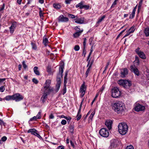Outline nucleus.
I'll use <instances>...</instances> for the list:
<instances>
[{
	"label": "nucleus",
	"mask_w": 149,
	"mask_h": 149,
	"mask_svg": "<svg viewBox=\"0 0 149 149\" xmlns=\"http://www.w3.org/2000/svg\"><path fill=\"white\" fill-rule=\"evenodd\" d=\"M112 109L118 113L122 114L125 110L124 104L121 102H117L112 105Z\"/></svg>",
	"instance_id": "1"
},
{
	"label": "nucleus",
	"mask_w": 149,
	"mask_h": 149,
	"mask_svg": "<svg viewBox=\"0 0 149 149\" xmlns=\"http://www.w3.org/2000/svg\"><path fill=\"white\" fill-rule=\"evenodd\" d=\"M64 67L61 65L59 67V72L57 77V83L56 86L55 91L57 92L59 91L61 84V79L62 78V74L63 71Z\"/></svg>",
	"instance_id": "2"
},
{
	"label": "nucleus",
	"mask_w": 149,
	"mask_h": 149,
	"mask_svg": "<svg viewBox=\"0 0 149 149\" xmlns=\"http://www.w3.org/2000/svg\"><path fill=\"white\" fill-rule=\"evenodd\" d=\"M119 132L121 135H125L127 132L128 129L127 125L125 123L119 124L118 126Z\"/></svg>",
	"instance_id": "3"
},
{
	"label": "nucleus",
	"mask_w": 149,
	"mask_h": 149,
	"mask_svg": "<svg viewBox=\"0 0 149 149\" xmlns=\"http://www.w3.org/2000/svg\"><path fill=\"white\" fill-rule=\"evenodd\" d=\"M51 83V80L47 79L46 81L45 85L44 86V88L45 89L44 92L48 95L50 93L53 91V89L51 87H50Z\"/></svg>",
	"instance_id": "4"
},
{
	"label": "nucleus",
	"mask_w": 149,
	"mask_h": 149,
	"mask_svg": "<svg viewBox=\"0 0 149 149\" xmlns=\"http://www.w3.org/2000/svg\"><path fill=\"white\" fill-rule=\"evenodd\" d=\"M118 84L125 88H128L132 85L131 81L128 80L121 79L118 81Z\"/></svg>",
	"instance_id": "5"
},
{
	"label": "nucleus",
	"mask_w": 149,
	"mask_h": 149,
	"mask_svg": "<svg viewBox=\"0 0 149 149\" xmlns=\"http://www.w3.org/2000/svg\"><path fill=\"white\" fill-rule=\"evenodd\" d=\"M112 96L113 98H117L121 95L120 92L118 88L114 87L112 90Z\"/></svg>",
	"instance_id": "6"
},
{
	"label": "nucleus",
	"mask_w": 149,
	"mask_h": 149,
	"mask_svg": "<svg viewBox=\"0 0 149 149\" xmlns=\"http://www.w3.org/2000/svg\"><path fill=\"white\" fill-rule=\"evenodd\" d=\"M100 135L104 137H107L109 135V132L105 128H102L99 131Z\"/></svg>",
	"instance_id": "7"
},
{
	"label": "nucleus",
	"mask_w": 149,
	"mask_h": 149,
	"mask_svg": "<svg viewBox=\"0 0 149 149\" xmlns=\"http://www.w3.org/2000/svg\"><path fill=\"white\" fill-rule=\"evenodd\" d=\"M145 107L139 103H136L135 105L134 109L137 111H144Z\"/></svg>",
	"instance_id": "8"
},
{
	"label": "nucleus",
	"mask_w": 149,
	"mask_h": 149,
	"mask_svg": "<svg viewBox=\"0 0 149 149\" xmlns=\"http://www.w3.org/2000/svg\"><path fill=\"white\" fill-rule=\"evenodd\" d=\"M13 100H15L16 102H18L22 100L24 97L19 93H16L13 95Z\"/></svg>",
	"instance_id": "9"
},
{
	"label": "nucleus",
	"mask_w": 149,
	"mask_h": 149,
	"mask_svg": "<svg viewBox=\"0 0 149 149\" xmlns=\"http://www.w3.org/2000/svg\"><path fill=\"white\" fill-rule=\"evenodd\" d=\"M86 87L85 85V83H84L81 86L79 91L81 93V97H83L85 93V91L86 90Z\"/></svg>",
	"instance_id": "10"
},
{
	"label": "nucleus",
	"mask_w": 149,
	"mask_h": 149,
	"mask_svg": "<svg viewBox=\"0 0 149 149\" xmlns=\"http://www.w3.org/2000/svg\"><path fill=\"white\" fill-rule=\"evenodd\" d=\"M120 71V76L123 78L125 77L126 75L128 74V71L126 68H124L121 69Z\"/></svg>",
	"instance_id": "11"
},
{
	"label": "nucleus",
	"mask_w": 149,
	"mask_h": 149,
	"mask_svg": "<svg viewBox=\"0 0 149 149\" xmlns=\"http://www.w3.org/2000/svg\"><path fill=\"white\" fill-rule=\"evenodd\" d=\"M85 18L84 17L78 18L77 16H76V19H74L75 22L79 24H83L84 23Z\"/></svg>",
	"instance_id": "12"
},
{
	"label": "nucleus",
	"mask_w": 149,
	"mask_h": 149,
	"mask_svg": "<svg viewBox=\"0 0 149 149\" xmlns=\"http://www.w3.org/2000/svg\"><path fill=\"white\" fill-rule=\"evenodd\" d=\"M130 70L132 72H134V73L137 76L139 75V72L138 69L134 67L133 65H132L130 67Z\"/></svg>",
	"instance_id": "13"
},
{
	"label": "nucleus",
	"mask_w": 149,
	"mask_h": 149,
	"mask_svg": "<svg viewBox=\"0 0 149 149\" xmlns=\"http://www.w3.org/2000/svg\"><path fill=\"white\" fill-rule=\"evenodd\" d=\"M68 20V19L67 17H64L63 15H60L58 18V21L59 22H67Z\"/></svg>",
	"instance_id": "14"
},
{
	"label": "nucleus",
	"mask_w": 149,
	"mask_h": 149,
	"mask_svg": "<svg viewBox=\"0 0 149 149\" xmlns=\"http://www.w3.org/2000/svg\"><path fill=\"white\" fill-rule=\"evenodd\" d=\"M117 145V140L115 139H112L111 141V145L109 148L110 149H112L116 147Z\"/></svg>",
	"instance_id": "15"
},
{
	"label": "nucleus",
	"mask_w": 149,
	"mask_h": 149,
	"mask_svg": "<svg viewBox=\"0 0 149 149\" xmlns=\"http://www.w3.org/2000/svg\"><path fill=\"white\" fill-rule=\"evenodd\" d=\"M113 123L112 120H106L105 125L107 127L109 130L111 129V126Z\"/></svg>",
	"instance_id": "16"
},
{
	"label": "nucleus",
	"mask_w": 149,
	"mask_h": 149,
	"mask_svg": "<svg viewBox=\"0 0 149 149\" xmlns=\"http://www.w3.org/2000/svg\"><path fill=\"white\" fill-rule=\"evenodd\" d=\"M16 26V22H15L12 23L11 26L9 28L10 31L11 33H13Z\"/></svg>",
	"instance_id": "17"
},
{
	"label": "nucleus",
	"mask_w": 149,
	"mask_h": 149,
	"mask_svg": "<svg viewBox=\"0 0 149 149\" xmlns=\"http://www.w3.org/2000/svg\"><path fill=\"white\" fill-rule=\"evenodd\" d=\"M47 95L46 94V93L44 92V94L43 95H42L41 100L42 101L43 103L45 102L46 101V99L47 98Z\"/></svg>",
	"instance_id": "18"
},
{
	"label": "nucleus",
	"mask_w": 149,
	"mask_h": 149,
	"mask_svg": "<svg viewBox=\"0 0 149 149\" xmlns=\"http://www.w3.org/2000/svg\"><path fill=\"white\" fill-rule=\"evenodd\" d=\"M68 72V70H66L65 71V74L64 77V84H66L67 83L68 78L67 76Z\"/></svg>",
	"instance_id": "19"
},
{
	"label": "nucleus",
	"mask_w": 149,
	"mask_h": 149,
	"mask_svg": "<svg viewBox=\"0 0 149 149\" xmlns=\"http://www.w3.org/2000/svg\"><path fill=\"white\" fill-rule=\"evenodd\" d=\"M83 30H81L76 32L74 34L73 36L74 38H77L79 37L81 33L82 32Z\"/></svg>",
	"instance_id": "20"
},
{
	"label": "nucleus",
	"mask_w": 149,
	"mask_h": 149,
	"mask_svg": "<svg viewBox=\"0 0 149 149\" xmlns=\"http://www.w3.org/2000/svg\"><path fill=\"white\" fill-rule=\"evenodd\" d=\"M84 3V1L81 2L79 3L78 4L76 5V8L79 7L80 9H83V6Z\"/></svg>",
	"instance_id": "21"
},
{
	"label": "nucleus",
	"mask_w": 149,
	"mask_h": 149,
	"mask_svg": "<svg viewBox=\"0 0 149 149\" xmlns=\"http://www.w3.org/2000/svg\"><path fill=\"white\" fill-rule=\"evenodd\" d=\"M38 69V67L37 66H35L34 68L33 71L35 74L37 75H40V73Z\"/></svg>",
	"instance_id": "22"
},
{
	"label": "nucleus",
	"mask_w": 149,
	"mask_h": 149,
	"mask_svg": "<svg viewBox=\"0 0 149 149\" xmlns=\"http://www.w3.org/2000/svg\"><path fill=\"white\" fill-rule=\"evenodd\" d=\"M74 125H70L69 127V131L72 134L74 133Z\"/></svg>",
	"instance_id": "23"
},
{
	"label": "nucleus",
	"mask_w": 149,
	"mask_h": 149,
	"mask_svg": "<svg viewBox=\"0 0 149 149\" xmlns=\"http://www.w3.org/2000/svg\"><path fill=\"white\" fill-rule=\"evenodd\" d=\"M37 132V131L35 129H31L28 130V133H31L32 134L35 135Z\"/></svg>",
	"instance_id": "24"
},
{
	"label": "nucleus",
	"mask_w": 149,
	"mask_h": 149,
	"mask_svg": "<svg viewBox=\"0 0 149 149\" xmlns=\"http://www.w3.org/2000/svg\"><path fill=\"white\" fill-rule=\"evenodd\" d=\"M139 57L143 59H145L146 58V56L144 53L141 52H140L138 54Z\"/></svg>",
	"instance_id": "25"
},
{
	"label": "nucleus",
	"mask_w": 149,
	"mask_h": 149,
	"mask_svg": "<svg viewBox=\"0 0 149 149\" xmlns=\"http://www.w3.org/2000/svg\"><path fill=\"white\" fill-rule=\"evenodd\" d=\"M43 43L45 46H47V44L49 43L48 40L46 38L44 37L43 40Z\"/></svg>",
	"instance_id": "26"
},
{
	"label": "nucleus",
	"mask_w": 149,
	"mask_h": 149,
	"mask_svg": "<svg viewBox=\"0 0 149 149\" xmlns=\"http://www.w3.org/2000/svg\"><path fill=\"white\" fill-rule=\"evenodd\" d=\"M81 111H80V109L78 111V112L77 116V120L78 121L81 118V115L80 113Z\"/></svg>",
	"instance_id": "27"
},
{
	"label": "nucleus",
	"mask_w": 149,
	"mask_h": 149,
	"mask_svg": "<svg viewBox=\"0 0 149 149\" xmlns=\"http://www.w3.org/2000/svg\"><path fill=\"white\" fill-rule=\"evenodd\" d=\"M5 99H6V100H7V101L11 100H13V95L11 96H10V95L7 96L5 97Z\"/></svg>",
	"instance_id": "28"
},
{
	"label": "nucleus",
	"mask_w": 149,
	"mask_h": 149,
	"mask_svg": "<svg viewBox=\"0 0 149 149\" xmlns=\"http://www.w3.org/2000/svg\"><path fill=\"white\" fill-rule=\"evenodd\" d=\"M144 33L146 36H149V28H146L144 30Z\"/></svg>",
	"instance_id": "29"
},
{
	"label": "nucleus",
	"mask_w": 149,
	"mask_h": 149,
	"mask_svg": "<svg viewBox=\"0 0 149 149\" xmlns=\"http://www.w3.org/2000/svg\"><path fill=\"white\" fill-rule=\"evenodd\" d=\"M31 44L32 46V49L34 50H36L37 46L36 44L33 42H31Z\"/></svg>",
	"instance_id": "30"
},
{
	"label": "nucleus",
	"mask_w": 149,
	"mask_h": 149,
	"mask_svg": "<svg viewBox=\"0 0 149 149\" xmlns=\"http://www.w3.org/2000/svg\"><path fill=\"white\" fill-rule=\"evenodd\" d=\"M53 7L56 9H59L61 7V6L58 4H56L55 3H54L53 4Z\"/></svg>",
	"instance_id": "31"
},
{
	"label": "nucleus",
	"mask_w": 149,
	"mask_h": 149,
	"mask_svg": "<svg viewBox=\"0 0 149 149\" xmlns=\"http://www.w3.org/2000/svg\"><path fill=\"white\" fill-rule=\"evenodd\" d=\"M135 30V26H133L129 29V31H130V32L132 33L134 32Z\"/></svg>",
	"instance_id": "32"
},
{
	"label": "nucleus",
	"mask_w": 149,
	"mask_h": 149,
	"mask_svg": "<svg viewBox=\"0 0 149 149\" xmlns=\"http://www.w3.org/2000/svg\"><path fill=\"white\" fill-rule=\"evenodd\" d=\"M105 17V16L104 15H103L101 18H99L97 23V24H99L104 19Z\"/></svg>",
	"instance_id": "33"
},
{
	"label": "nucleus",
	"mask_w": 149,
	"mask_h": 149,
	"mask_svg": "<svg viewBox=\"0 0 149 149\" xmlns=\"http://www.w3.org/2000/svg\"><path fill=\"white\" fill-rule=\"evenodd\" d=\"M91 68H88L86 70V71L85 73V75L86 77H87L88 75V74L90 73L91 71Z\"/></svg>",
	"instance_id": "34"
},
{
	"label": "nucleus",
	"mask_w": 149,
	"mask_h": 149,
	"mask_svg": "<svg viewBox=\"0 0 149 149\" xmlns=\"http://www.w3.org/2000/svg\"><path fill=\"white\" fill-rule=\"evenodd\" d=\"M66 92V84H64V89L63 94L64 95Z\"/></svg>",
	"instance_id": "35"
},
{
	"label": "nucleus",
	"mask_w": 149,
	"mask_h": 149,
	"mask_svg": "<svg viewBox=\"0 0 149 149\" xmlns=\"http://www.w3.org/2000/svg\"><path fill=\"white\" fill-rule=\"evenodd\" d=\"M41 111H40L38 113V114H37V116H36L37 118L38 119H40L41 118Z\"/></svg>",
	"instance_id": "36"
},
{
	"label": "nucleus",
	"mask_w": 149,
	"mask_h": 149,
	"mask_svg": "<svg viewBox=\"0 0 149 149\" xmlns=\"http://www.w3.org/2000/svg\"><path fill=\"white\" fill-rule=\"evenodd\" d=\"M80 47L78 45H76L74 47V50L76 51H78L79 50Z\"/></svg>",
	"instance_id": "37"
},
{
	"label": "nucleus",
	"mask_w": 149,
	"mask_h": 149,
	"mask_svg": "<svg viewBox=\"0 0 149 149\" xmlns=\"http://www.w3.org/2000/svg\"><path fill=\"white\" fill-rule=\"evenodd\" d=\"M40 11L39 12V14L40 16L41 17H43V14L44 13H42V11L40 8H39Z\"/></svg>",
	"instance_id": "38"
},
{
	"label": "nucleus",
	"mask_w": 149,
	"mask_h": 149,
	"mask_svg": "<svg viewBox=\"0 0 149 149\" xmlns=\"http://www.w3.org/2000/svg\"><path fill=\"white\" fill-rule=\"evenodd\" d=\"M38 118H37L36 116H34L30 119L29 121H36Z\"/></svg>",
	"instance_id": "39"
},
{
	"label": "nucleus",
	"mask_w": 149,
	"mask_h": 149,
	"mask_svg": "<svg viewBox=\"0 0 149 149\" xmlns=\"http://www.w3.org/2000/svg\"><path fill=\"white\" fill-rule=\"evenodd\" d=\"M88 64L87 65V67H88V68H91V66L92 65V63H91L90 62V60H89L88 61Z\"/></svg>",
	"instance_id": "40"
},
{
	"label": "nucleus",
	"mask_w": 149,
	"mask_h": 149,
	"mask_svg": "<svg viewBox=\"0 0 149 149\" xmlns=\"http://www.w3.org/2000/svg\"><path fill=\"white\" fill-rule=\"evenodd\" d=\"M65 119L67 120L68 121V123L71 120L72 118L71 117H70V116H68V117L65 116Z\"/></svg>",
	"instance_id": "41"
},
{
	"label": "nucleus",
	"mask_w": 149,
	"mask_h": 149,
	"mask_svg": "<svg viewBox=\"0 0 149 149\" xmlns=\"http://www.w3.org/2000/svg\"><path fill=\"white\" fill-rule=\"evenodd\" d=\"M131 33L130 32V31H128L126 33V34L123 37V38H124L128 36Z\"/></svg>",
	"instance_id": "42"
},
{
	"label": "nucleus",
	"mask_w": 149,
	"mask_h": 149,
	"mask_svg": "<svg viewBox=\"0 0 149 149\" xmlns=\"http://www.w3.org/2000/svg\"><path fill=\"white\" fill-rule=\"evenodd\" d=\"M99 95V93H97L96 94V95L95 96V98H94L93 100V101H92V103H91V104H93V102H94L95 101V100H96V98H97V97L98 95Z\"/></svg>",
	"instance_id": "43"
},
{
	"label": "nucleus",
	"mask_w": 149,
	"mask_h": 149,
	"mask_svg": "<svg viewBox=\"0 0 149 149\" xmlns=\"http://www.w3.org/2000/svg\"><path fill=\"white\" fill-rule=\"evenodd\" d=\"M94 114H95V112H93L90 115L89 117V118L90 119L92 120Z\"/></svg>",
	"instance_id": "44"
},
{
	"label": "nucleus",
	"mask_w": 149,
	"mask_h": 149,
	"mask_svg": "<svg viewBox=\"0 0 149 149\" xmlns=\"http://www.w3.org/2000/svg\"><path fill=\"white\" fill-rule=\"evenodd\" d=\"M86 51L85 49V47H83V55H84V57L85 56V55L86 54Z\"/></svg>",
	"instance_id": "45"
},
{
	"label": "nucleus",
	"mask_w": 149,
	"mask_h": 149,
	"mask_svg": "<svg viewBox=\"0 0 149 149\" xmlns=\"http://www.w3.org/2000/svg\"><path fill=\"white\" fill-rule=\"evenodd\" d=\"M135 15V13H132L130 16L129 18L131 19L133 18L134 17Z\"/></svg>",
	"instance_id": "46"
},
{
	"label": "nucleus",
	"mask_w": 149,
	"mask_h": 149,
	"mask_svg": "<svg viewBox=\"0 0 149 149\" xmlns=\"http://www.w3.org/2000/svg\"><path fill=\"white\" fill-rule=\"evenodd\" d=\"M22 65L24 68L26 69L27 67V66L26 65L25 61H24L22 62Z\"/></svg>",
	"instance_id": "47"
},
{
	"label": "nucleus",
	"mask_w": 149,
	"mask_h": 149,
	"mask_svg": "<svg viewBox=\"0 0 149 149\" xmlns=\"http://www.w3.org/2000/svg\"><path fill=\"white\" fill-rule=\"evenodd\" d=\"M67 123V122L66 120H62L61 122V123L62 125H65Z\"/></svg>",
	"instance_id": "48"
},
{
	"label": "nucleus",
	"mask_w": 149,
	"mask_h": 149,
	"mask_svg": "<svg viewBox=\"0 0 149 149\" xmlns=\"http://www.w3.org/2000/svg\"><path fill=\"white\" fill-rule=\"evenodd\" d=\"M117 4L116 2L114 1L112 4L111 6V7L110 9H112Z\"/></svg>",
	"instance_id": "49"
},
{
	"label": "nucleus",
	"mask_w": 149,
	"mask_h": 149,
	"mask_svg": "<svg viewBox=\"0 0 149 149\" xmlns=\"http://www.w3.org/2000/svg\"><path fill=\"white\" fill-rule=\"evenodd\" d=\"M90 7V6L88 5H84L83 7V8H84L86 10L88 9Z\"/></svg>",
	"instance_id": "50"
},
{
	"label": "nucleus",
	"mask_w": 149,
	"mask_h": 149,
	"mask_svg": "<svg viewBox=\"0 0 149 149\" xmlns=\"http://www.w3.org/2000/svg\"><path fill=\"white\" fill-rule=\"evenodd\" d=\"M5 6V3H3V4L2 7L1 8V9H0V12H1V13L3 12V10Z\"/></svg>",
	"instance_id": "51"
},
{
	"label": "nucleus",
	"mask_w": 149,
	"mask_h": 149,
	"mask_svg": "<svg viewBox=\"0 0 149 149\" xmlns=\"http://www.w3.org/2000/svg\"><path fill=\"white\" fill-rule=\"evenodd\" d=\"M68 16L69 17H70L72 19L75 18H76V16H75V15L72 14H69Z\"/></svg>",
	"instance_id": "52"
},
{
	"label": "nucleus",
	"mask_w": 149,
	"mask_h": 149,
	"mask_svg": "<svg viewBox=\"0 0 149 149\" xmlns=\"http://www.w3.org/2000/svg\"><path fill=\"white\" fill-rule=\"evenodd\" d=\"M126 149H134L132 145L127 146L126 148Z\"/></svg>",
	"instance_id": "53"
},
{
	"label": "nucleus",
	"mask_w": 149,
	"mask_h": 149,
	"mask_svg": "<svg viewBox=\"0 0 149 149\" xmlns=\"http://www.w3.org/2000/svg\"><path fill=\"white\" fill-rule=\"evenodd\" d=\"M86 38H84V42H83V45H84V47H85V48H86Z\"/></svg>",
	"instance_id": "54"
},
{
	"label": "nucleus",
	"mask_w": 149,
	"mask_h": 149,
	"mask_svg": "<svg viewBox=\"0 0 149 149\" xmlns=\"http://www.w3.org/2000/svg\"><path fill=\"white\" fill-rule=\"evenodd\" d=\"M5 90V88L3 86H1L0 87V91L3 92Z\"/></svg>",
	"instance_id": "55"
},
{
	"label": "nucleus",
	"mask_w": 149,
	"mask_h": 149,
	"mask_svg": "<svg viewBox=\"0 0 149 149\" xmlns=\"http://www.w3.org/2000/svg\"><path fill=\"white\" fill-rule=\"evenodd\" d=\"M125 30H126V29L123 30L121 32H120V33L117 36L116 38L118 39L119 37L120 36V35H121V34L122 33H123V32H124L125 31Z\"/></svg>",
	"instance_id": "56"
},
{
	"label": "nucleus",
	"mask_w": 149,
	"mask_h": 149,
	"mask_svg": "<svg viewBox=\"0 0 149 149\" xmlns=\"http://www.w3.org/2000/svg\"><path fill=\"white\" fill-rule=\"evenodd\" d=\"M7 139V138L6 136H3L1 138V140L3 142L6 141Z\"/></svg>",
	"instance_id": "57"
},
{
	"label": "nucleus",
	"mask_w": 149,
	"mask_h": 149,
	"mask_svg": "<svg viewBox=\"0 0 149 149\" xmlns=\"http://www.w3.org/2000/svg\"><path fill=\"white\" fill-rule=\"evenodd\" d=\"M33 81L35 84H37L38 83V80L35 78H33L32 80Z\"/></svg>",
	"instance_id": "58"
},
{
	"label": "nucleus",
	"mask_w": 149,
	"mask_h": 149,
	"mask_svg": "<svg viewBox=\"0 0 149 149\" xmlns=\"http://www.w3.org/2000/svg\"><path fill=\"white\" fill-rule=\"evenodd\" d=\"M35 135L37 136V137H38L39 139H41L42 138L41 136H40V135H39V134H38V133H37V132H36V134Z\"/></svg>",
	"instance_id": "59"
},
{
	"label": "nucleus",
	"mask_w": 149,
	"mask_h": 149,
	"mask_svg": "<svg viewBox=\"0 0 149 149\" xmlns=\"http://www.w3.org/2000/svg\"><path fill=\"white\" fill-rule=\"evenodd\" d=\"M72 0H66L65 1V2L66 4H69L70 3V1Z\"/></svg>",
	"instance_id": "60"
},
{
	"label": "nucleus",
	"mask_w": 149,
	"mask_h": 149,
	"mask_svg": "<svg viewBox=\"0 0 149 149\" xmlns=\"http://www.w3.org/2000/svg\"><path fill=\"white\" fill-rule=\"evenodd\" d=\"M49 119H53L54 118V116L52 114H51L49 115Z\"/></svg>",
	"instance_id": "61"
},
{
	"label": "nucleus",
	"mask_w": 149,
	"mask_h": 149,
	"mask_svg": "<svg viewBox=\"0 0 149 149\" xmlns=\"http://www.w3.org/2000/svg\"><path fill=\"white\" fill-rule=\"evenodd\" d=\"M70 142L71 144V146L73 148H74V143L72 142V140H70Z\"/></svg>",
	"instance_id": "62"
},
{
	"label": "nucleus",
	"mask_w": 149,
	"mask_h": 149,
	"mask_svg": "<svg viewBox=\"0 0 149 149\" xmlns=\"http://www.w3.org/2000/svg\"><path fill=\"white\" fill-rule=\"evenodd\" d=\"M140 49L139 48H138L136 49V53H137L138 54H139V53H140L141 51H140L139 50Z\"/></svg>",
	"instance_id": "63"
},
{
	"label": "nucleus",
	"mask_w": 149,
	"mask_h": 149,
	"mask_svg": "<svg viewBox=\"0 0 149 149\" xmlns=\"http://www.w3.org/2000/svg\"><path fill=\"white\" fill-rule=\"evenodd\" d=\"M58 148V149H65L64 146H59Z\"/></svg>",
	"instance_id": "64"
}]
</instances>
